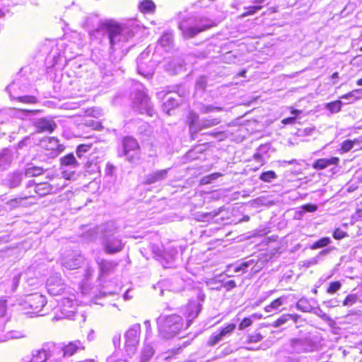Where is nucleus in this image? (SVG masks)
Wrapping results in <instances>:
<instances>
[{
    "instance_id": "39448f33",
    "label": "nucleus",
    "mask_w": 362,
    "mask_h": 362,
    "mask_svg": "<svg viewBox=\"0 0 362 362\" xmlns=\"http://www.w3.org/2000/svg\"><path fill=\"white\" fill-rule=\"evenodd\" d=\"M47 179L52 182L45 181L37 183L35 185V192L40 197H45L53 194L62 188V186L57 182L60 180L61 178L57 175H48L47 176Z\"/></svg>"
},
{
    "instance_id": "f03ea898",
    "label": "nucleus",
    "mask_w": 362,
    "mask_h": 362,
    "mask_svg": "<svg viewBox=\"0 0 362 362\" xmlns=\"http://www.w3.org/2000/svg\"><path fill=\"white\" fill-rule=\"evenodd\" d=\"M217 24L218 23L214 20L204 17L199 18L193 25H189L185 23H182L180 25V28L182 31L185 37L192 38L200 33L216 26Z\"/></svg>"
},
{
    "instance_id": "c85d7f7f",
    "label": "nucleus",
    "mask_w": 362,
    "mask_h": 362,
    "mask_svg": "<svg viewBox=\"0 0 362 362\" xmlns=\"http://www.w3.org/2000/svg\"><path fill=\"white\" fill-rule=\"evenodd\" d=\"M357 298L358 297L356 294H349L344 299L342 305L343 306L352 305L356 303Z\"/></svg>"
},
{
    "instance_id": "1a4fd4ad",
    "label": "nucleus",
    "mask_w": 362,
    "mask_h": 362,
    "mask_svg": "<svg viewBox=\"0 0 362 362\" xmlns=\"http://www.w3.org/2000/svg\"><path fill=\"white\" fill-rule=\"evenodd\" d=\"M28 306L34 313H38L47 303L46 298L42 295L33 294L28 300Z\"/></svg>"
},
{
    "instance_id": "7ed1b4c3",
    "label": "nucleus",
    "mask_w": 362,
    "mask_h": 362,
    "mask_svg": "<svg viewBox=\"0 0 362 362\" xmlns=\"http://www.w3.org/2000/svg\"><path fill=\"white\" fill-rule=\"evenodd\" d=\"M100 28L107 34L112 47L120 41V37L124 30V25L114 19H107L103 21Z\"/></svg>"
},
{
    "instance_id": "3c124183",
    "label": "nucleus",
    "mask_w": 362,
    "mask_h": 362,
    "mask_svg": "<svg viewBox=\"0 0 362 362\" xmlns=\"http://www.w3.org/2000/svg\"><path fill=\"white\" fill-rule=\"evenodd\" d=\"M339 77V73L338 72H334L332 76H331V78H337Z\"/></svg>"
},
{
    "instance_id": "864d4df0",
    "label": "nucleus",
    "mask_w": 362,
    "mask_h": 362,
    "mask_svg": "<svg viewBox=\"0 0 362 362\" xmlns=\"http://www.w3.org/2000/svg\"><path fill=\"white\" fill-rule=\"evenodd\" d=\"M49 141H54L55 142H59V139L56 137H51V138H49Z\"/></svg>"
},
{
    "instance_id": "c756f323",
    "label": "nucleus",
    "mask_w": 362,
    "mask_h": 362,
    "mask_svg": "<svg viewBox=\"0 0 362 362\" xmlns=\"http://www.w3.org/2000/svg\"><path fill=\"white\" fill-rule=\"evenodd\" d=\"M348 233L341 230L339 228H337L332 233V236L335 240H341L344 238L348 237Z\"/></svg>"
},
{
    "instance_id": "de8ad7c7",
    "label": "nucleus",
    "mask_w": 362,
    "mask_h": 362,
    "mask_svg": "<svg viewBox=\"0 0 362 362\" xmlns=\"http://www.w3.org/2000/svg\"><path fill=\"white\" fill-rule=\"evenodd\" d=\"M355 91H358V90H353V91H351V92H349L346 94H344L341 96V98H343V99H347L349 98H351V97H353L354 96V93Z\"/></svg>"
},
{
    "instance_id": "2f4dec72",
    "label": "nucleus",
    "mask_w": 362,
    "mask_h": 362,
    "mask_svg": "<svg viewBox=\"0 0 362 362\" xmlns=\"http://www.w3.org/2000/svg\"><path fill=\"white\" fill-rule=\"evenodd\" d=\"M236 325L235 324L230 323L223 327L219 332L223 337L226 334L232 333Z\"/></svg>"
},
{
    "instance_id": "473e14b6",
    "label": "nucleus",
    "mask_w": 362,
    "mask_h": 362,
    "mask_svg": "<svg viewBox=\"0 0 362 362\" xmlns=\"http://www.w3.org/2000/svg\"><path fill=\"white\" fill-rule=\"evenodd\" d=\"M288 321V315H286V314H284L279 317V318H277L275 321H274L272 322V326L274 327H279L281 325L287 322Z\"/></svg>"
},
{
    "instance_id": "bf43d9fd",
    "label": "nucleus",
    "mask_w": 362,
    "mask_h": 362,
    "mask_svg": "<svg viewBox=\"0 0 362 362\" xmlns=\"http://www.w3.org/2000/svg\"><path fill=\"white\" fill-rule=\"evenodd\" d=\"M59 149L61 150V151L63 150L64 149V146L62 145H59Z\"/></svg>"
},
{
    "instance_id": "6ab92c4d",
    "label": "nucleus",
    "mask_w": 362,
    "mask_h": 362,
    "mask_svg": "<svg viewBox=\"0 0 362 362\" xmlns=\"http://www.w3.org/2000/svg\"><path fill=\"white\" fill-rule=\"evenodd\" d=\"M60 165L62 166H78V162L76 160L75 156L72 153H68L62 156L60 160Z\"/></svg>"
},
{
    "instance_id": "8fccbe9b",
    "label": "nucleus",
    "mask_w": 362,
    "mask_h": 362,
    "mask_svg": "<svg viewBox=\"0 0 362 362\" xmlns=\"http://www.w3.org/2000/svg\"><path fill=\"white\" fill-rule=\"evenodd\" d=\"M106 362H127V361L124 359H121V358L116 359L114 358H110L107 360Z\"/></svg>"
},
{
    "instance_id": "4468645a",
    "label": "nucleus",
    "mask_w": 362,
    "mask_h": 362,
    "mask_svg": "<svg viewBox=\"0 0 362 362\" xmlns=\"http://www.w3.org/2000/svg\"><path fill=\"white\" fill-rule=\"evenodd\" d=\"M60 309L66 317L71 316L75 313L73 302L68 298H65L62 301Z\"/></svg>"
},
{
    "instance_id": "a211bd4d",
    "label": "nucleus",
    "mask_w": 362,
    "mask_h": 362,
    "mask_svg": "<svg viewBox=\"0 0 362 362\" xmlns=\"http://www.w3.org/2000/svg\"><path fill=\"white\" fill-rule=\"evenodd\" d=\"M360 143L361 140L359 139H354V140L346 139L341 143L339 151L341 153H346L351 151L355 144Z\"/></svg>"
},
{
    "instance_id": "c03bdc74",
    "label": "nucleus",
    "mask_w": 362,
    "mask_h": 362,
    "mask_svg": "<svg viewBox=\"0 0 362 362\" xmlns=\"http://www.w3.org/2000/svg\"><path fill=\"white\" fill-rule=\"evenodd\" d=\"M289 110L292 116L295 117V118H297L298 116L302 112L301 110L295 109L293 107H290Z\"/></svg>"
},
{
    "instance_id": "052dcab7",
    "label": "nucleus",
    "mask_w": 362,
    "mask_h": 362,
    "mask_svg": "<svg viewBox=\"0 0 362 362\" xmlns=\"http://www.w3.org/2000/svg\"><path fill=\"white\" fill-rule=\"evenodd\" d=\"M359 50H360L361 52H362V46L359 48ZM359 57H362V54H361V55H359Z\"/></svg>"
},
{
    "instance_id": "7c9ffc66",
    "label": "nucleus",
    "mask_w": 362,
    "mask_h": 362,
    "mask_svg": "<svg viewBox=\"0 0 362 362\" xmlns=\"http://www.w3.org/2000/svg\"><path fill=\"white\" fill-rule=\"evenodd\" d=\"M33 197V196L31 195V194L30 195H23V196L20 197H16V198L11 199L8 202V204H10L12 205V206L16 207V206H19L23 200H25V199H27L28 198H31Z\"/></svg>"
},
{
    "instance_id": "603ef678",
    "label": "nucleus",
    "mask_w": 362,
    "mask_h": 362,
    "mask_svg": "<svg viewBox=\"0 0 362 362\" xmlns=\"http://www.w3.org/2000/svg\"><path fill=\"white\" fill-rule=\"evenodd\" d=\"M356 85L358 86H362V78L358 79L356 82Z\"/></svg>"
},
{
    "instance_id": "58836bf2",
    "label": "nucleus",
    "mask_w": 362,
    "mask_h": 362,
    "mask_svg": "<svg viewBox=\"0 0 362 362\" xmlns=\"http://www.w3.org/2000/svg\"><path fill=\"white\" fill-rule=\"evenodd\" d=\"M153 351L152 349H148L144 350L141 354V360L144 362H146L153 356Z\"/></svg>"
},
{
    "instance_id": "f3484780",
    "label": "nucleus",
    "mask_w": 362,
    "mask_h": 362,
    "mask_svg": "<svg viewBox=\"0 0 362 362\" xmlns=\"http://www.w3.org/2000/svg\"><path fill=\"white\" fill-rule=\"evenodd\" d=\"M168 174V170H160L156 171L148 176L146 180V184H152L158 181L163 180Z\"/></svg>"
},
{
    "instance_id": "9b49d317",
    "label": "nucleus",
    "mask_w": 362,
    "mask_h": 362,
    "mask_svg": "<svg viewBox=\"0 0 362 362\" xmlns=\"http://www.w3.org/2000/svg\"><path fill=\"white\" fill-rule=\"evenodd\" d=\"M339 158L338 157H331L329 158H319L313 163V168L315 170H323L329 165H338Z\"/></svg>"
},
{
    "instance_id": "aec40b11",
    "label": "nucleus",
    "mask_w": 362,
    "mask_h": 362,
    "mask_svg": "<svg viewBox=\"0 0 362 362\" xmlns=\"http://www.w3.org/2000/svg\"><path fill=\"white\" fill-rule=\"evenodd\" d=\"M45 170L40 166H30L25 170V175L28 177H35L42 175Z\"/></svg>"
},
{
    "instance_id": "ea45409f",
    "label": "nucleus",
    "mask_w": 362,
    "mask_h": 362,
    "mask_svg": "<svg viewBox=\"0 0 362 362\" xmlns=\"http://www.w3.org/2000/svg\"><path fill=\"white\" fill-rule=\"evenodd\" d=\"M236 286V283L234 280L228 281L222 284V287L226 291H230Z\"/></svg>"
},
{
    "instance_id": "79ce46f5",
    "label": "nucleus",
    "mask_w": 362,
    "mask_h": 362,
    "mask_svg": "<svg viewBox=\"0 0 362 362\" xmlns=\"http://www.w3.org/2000/svg\"><path fill=\"white\" fill-rule=\"evenodd\" d=\"M251 263L252 262H244L241 263L238 267L235 268V272H245L246 268H247L251 264Z\"/></svg>"
},
{
    "instance_id": "13d9d810",
    "label": "nucleus",
    "mask_w": 362,
    "mask_h": 362,
    "mask_svg": "<svg viewBox=\"0 0 362 362\" xmlns=\"http://www.w3.org/2000/svg\"><path fill=\"white\" fill-rule=\"evenodd\" d=\"M312 292H313L314 294H317V288H314V289H313Z\"/></svg>"
},
{
    "instance_id": "c9c22d12",
    "label": "nucleus",
    "mask_w": 362,
    "mask_h": 362,
    "mask_svg": "<svg viewBox=\"0 0 362 362\" xmlns=\"http://www.w3.org/2000/svg\"><path fill=\"white\" fill-rule=\"evenodd\" d=\"M252 324V320L250 317H245L240 322V324L238 325V329L240 330H243V329L251 326Z\"/></svg>"
},
{
    "instance_id": "20e7f679",
    "label": "nucleus",
    "mask_w": 362,
    "mask_h": 362,
    "mask_svg": "<svg viewBox=\"0 0 362 362\" xmlns=\"http://www.w3.org/2000/svg\"><path fill=\"white\" fill-rule=\"evenodd\" d=\"M122 156L126 157L129 162L139 159L141 148L137 140L132 136H124L121 141Z\"/></svg>"
},
{
    "instance_id": "cd10ccee",
    "label": "nucleus",
    "mask_w": 362,
    "mask_h": 362,
    "mask_svg": "<svg viewBox=\"0 0 362 362\" xmlns=\"http://www.w3.org/2000/svg\"><path fill=\"white\" fill-rule=\"evenodd\" d=\"M221 174L219 173H211L209 175H206L204 177H202L200 180V184L201 185H207L211 183L213 180H216L218 177H221Z\"/></svg>"
},
{
    "instance_id": "a18cd8bd",
    "label": "nucleus",
    "mask_w": 362,
    "mask_h": 362,
    "mask_svg": "<svg viewBox=\"0 0 362 362\" xmlns=\"http://www.w3.org/2000/svg\"><path fill=\"white\" fill-rule=\"evenodd\" d=\"M20 111L25 113L37 114L41 112L40 110H28V109H20Z\"/></svg>"
},
{
    "instance_id": "5fc2aeb1",
    "label": "nucleus",
    "mask_w": 362,
    "mask_h": 362,
    "mask_svg": "<svg viewBox=\"0 0 362 362\" xmlns=\"http://www.w3.org/2000/svg\"><path fill=\"white\" fill-rule=\"evenodd\" d=\"M255 158L257 159H260V158H262V156L259 153H256L255 155Z\"/></svg>"
},
{
    "instance_id": "f704fd0d",
    "label": "nucleus",
    "mask_w": 362,
    "mask_h": 362,
    "mask_svg": "<svg viewBox=\"0 0 362 362\" xmlns=\"http://www.w3.org/2000/svg\"><path fill=\"white\" fill-rule=\"evenodd\" d=\"M223 338V336L219 333L214 334L211 336L210 339H209L207 344L209 346H214L216 344H217L221 339Z\"/></svg>"
},
{
    "instance_id": "5701e85b",
    "label": "nucleus",
    "mask_w": 362,
    "mask_h": 362,
    "mask_svg": "<svg viewBox=\"0 0 362 362\" xmlns=\"http://www.w3.org/2000/svg\"><path fill=\"white\" fill-rule=\"evenodd\" d=\"M262 6L261 5H255V6H250L245 8V11L241 13L239 17L240 18H245L248 16H252L255 13H256L258 11L261 10L262 8Z\"/></svg>"
},
{
    "instance_id": "0eeeda50",
    "label": "nucleus",
    "mask_w": 362,
    "mask_h": 362,
    "mask_svg": "<svg viewBox=\"0 0 362 362\" xmlns=\"http://www.w3.org/2000/svg\"><path fill=\"white\" fill-rule=\"evenodd\" d=\"M34 127L38 134L45 132L51 134L57 128V124L53 120L42 117L34 122Z\"/></svg>"
},
{
    "instance_id": "423d86ee",
    "label": "nucleus",
    "mask_w": 362,
    "mask_h": 362,
    "mask_svg": "<svg viewBox=\"0 0 362 362\" xmlns=\"http://www.w3.org/2000/svg\"><path fill=\"white\" fill-rule=\"evenodd\" d=\"M202 306L195 301L188 302L183 308L182 315L185 318V324L187 328L192 324L194 320L197 318L201 311Z\"/></svg>"
},
{
    "instance_id": "dca6fc26",
    "label": "nucleus",
    "mask_w": 362,
    "mask_h": 362,
    "mask_svg": "<svg viewBox=\"0 0 362 362\" xmlns=\"http://www.w3.org/2000/svg\"><path fill=\"white\" fill-rule=\"evenodd\" d=\"M81 348H83L79 341L69 342L63 348L64 356H72Z\"/></svg>"
},
{
    "instance_id": "6e6552de",
    "label": "nucleus",
    "mask_w": 362,
    "mask_h": 362,
    "mask_svg": "<svg viewBox=\"0 0 362 362\" xmlns=\"http://www.w3.org/2000/svg\"><path fill=\"white\" fill-rule=\"evenodd\" d=\"M103 248L107 254L112 255L121 252L124 244L119 238H107L103 243Z\"/></svg>"
},
{
    "instance_id": "09e8293b",
    "label": "nucleus",
    "mask_w": 362,
    "mask_h": 362,
    "mask_svg": "<svg viewBox=\"0 0 362 362\" xmlns=\"http://www.w3.org/2000/svg\"><path fill=\"white\" fill-rule=\"evenodd\" d=\"M114 170V166L111 164H107L106 165V171L107 174L112 175Z\"/></svg>"
},
{
    "instance_id": "e433bc0d",
    "label": "nucleus",
    "mask_w": 362,
    "mask_h": 362,
    "mask_svg": "<svg viewBox=\"0 0 362 362\" xmlns=\"http://www.w3.org/2000/svg\"><path fill=\"white\" fill-rule=\"evenodd\" d=\"M301 208L307 212H315L317 209V206L311 203H308L306 204H304L301 206Z\"/></svg>"
},
{
    "instance_id": "9d476101",
    "label": "nucleus",
    "mask_w": 362,
    "mask_h": 362,
    "mask_svg": "<svg viewBox=\"0 0 362 362\" xmlns=\"http://www.w3.org/2000/svg\"><path fill=\"white\" fill-rule=\"evenodd\" d=\"M140 338V327L139 326L136 327L129 328L125 334V341L124 344L127 347H134L139 342Z\"/></svg>"
},
{
    "instance_id": "412c9836",
    "label": "nucleus",
    "mask_w": 362,
    "mask_h": 362,
    "mask_svg": "<svg viewBox=\"0 0 362 362\" xmlns=\"http://www.w3.org/2000/svg\"><path fill=\"white\" fill-rule=\"evenodd\" d=\"M325 107L331 113H337L341 111L342 107V103L340 100H336L330 103H327L325 105Z\"/></svg>"
},
{
    "instance_id": "4d7b16f0",
    "label": "nucleus",
    "mask_w": 362,
    "mask_h": 362,
    "mask_svg": "<svg viewBox=\"0 0 362 362\" xmlns=\"http://www.w3.org/2000/svg\"><path fill=\"white\" fill-rule=\"evenodd\" d=\"M209 134L212 136H216L218 134L217 132H211Z\"/></svg>"
},
{
    "instance_id": "4be33fe9",
    "label": "nucleus",
    "mask_w": 362,
    "mask_h": 362,
    "mask_svg": "<svg viewBox=\"0 0 362 362\" xmlns=\"http://www.w3.org/2000/svg\"><path fill=\"white\" fill-rule=\"evenodd\" d=\"M15 100L23 104H35L38 99L35 95H22L15 98Z\"/></svg>"
},
{
    "instance_id": "a19ab883",
    "label": "nucleus",
    "mask_w": 362,
    "mask_h": 362,
    "mask_svg": "<svg viewBox=\"0 0 362 362\" xmlns=\"http://www.w3.org/2000/svg\"><path fill=\"white\" fill-rule=\"evenodd\" d=\"M262 339V337L259 333L250 334L247 337L248 342H258Z\"/></svg>"
},
{
    "instance_id": "2eb2a0df",
    "label": "nucleus",
    "mask_w": 362,
    "mask_h": 362,
    "mask_svg": "<svg viewBox=\"0 0 362 362\" xmlns=\"http://www.w3.org/2000/svg\"><path fill=\"white\" fill-rule=\"evenodd\" d=\"M187 125L190 130L194 133L199 132V127L196 129V126L199 122V115L194 111H190L187 115Z\"/></svg>"
},
{
    "instance_id": "49530a36",
    "label": "nucleus",
    "mask_w": 362,
    "mask_h": 362,
    "mask_svg": "<svg viewBox=\"0 0 362 362\" xmlns=\"http://www.w3.org/2000/svg\"><path fill=\"white\" fill-rule=\"evenodd\" d=\"M286 315H288V320L291 319L294 322H298V320L299 319V315L297 314H286Z\"/></svg>"
},
{
    "instance_id": "a878e982",
    "label": "nucleus",
    "mask_w": 362,
    "mask_h": 362,
    "mask_svg": "<svg viewBox=\"0 0 362 362\" xmlns=\"http://www.w3.org/2000/svg\"><path fill=\"white\" fill-rule=\"evenodd\" d=\"M341 283L339 281H334L329 283L326 292L328 294L333 295L341 288Z\"/></svg>"
},
{
    "instance_id": "72a5a7b5",
    "label": "nucleus",
    "mask_w": 362,
    "mask_h": 362,
    "mask_svg": "<svg viewBox=\"0 0 362 362\" xmlns=\"http://www.w3.org/2000/svg\"><path fill=\"white\" fill-rule=\"evenodd\" d=\"M220 121L218 119H212L206 120L202 125L199 127V130H202L204 128H208L218 124Z\"/></svg>"
},
{
    "instance_id": "6e6d98bb",
    "label": "nucleus",
    "mask_w": 362,
    "mask_h": 362,
    "mask_svg": "<svg viewBox=\"0 0 362 362\" xmlns=\"http://www.w3.org/2000/svg\"><path fill=\"white\" fill-rule=\"evenodd\" d=\"M264 1L265 0H254V3H255V4H261L263 1Z\"/></svg>"
},
{
    "instance_id": "393cba45",
    "label": "nucleus",
    "mask_w": 362,
    "mask_h": 362,
    "mask_svg": "<svg viewBox=\"0 0 362 362\" xmlns=\"http://www.w3.org/2000/svg\"><path fill=\"white\" fill-rule=\"evenodd\" d=\"M277 177V175L273 170H267L262 172L259 178L265 182H269L273 180H275Z\"/></svg>"
},
{
    "instance_id": "bb28decb",
    "label": "nucleus",
    "mask_w": 362,
    "mask_h": 362,
    "mask_svg": "<svg viewBox=\"0 0 362 362\" xmlns=\"http://www.w3.org/2000/svg\"><path fill=\"white\" fill-rule=\"evenodd\" d=\"M92 144H81L77 146L76 156L78 158H81L85 153L88 151L92 148Z\"/></svg>"
},
{
    "instance_id": "f257e3e1",
    "label": "nucleus",
    "mask_w": 362,
    "mask_h": 362,
    "mask_svg": "<svg viewBox=\"0 0 362 362\" xmlns=\"http://www.w3.org/2000/svg\"><path fill=\"white\" fill-rule=\"evenodd\" d=\"M156 324L158 331L168 337H173L187 329L182 317L177 314L160 316Z\"/></svg>"
},
{
    "instance_id": "b1692460",
    "label": "nucleus",
    "mask_w": 362,
    "mask_h": 362,
    "mask_svg": "<svg viewBox=\"0 0 362 362\" xmlns=\"http://www.w3.org/2000/svg\"><path fill=\"white\" fill-rule=\"evenodd\" d=\"M330 243L329 238L324 237L313 243L310 247L312 250H317L327 246Z\"/></svg>"
},
{
    "instance_id": "37998d69",
    "label": "nucleus",
    "mask_w": 362,
    "mask_h": 362,
    "mask_svg": "<svg viewBox=\"0 0 362 362\" xmlns=\"http://www.w3.org/2000/svg\"><path fill=\"white\" fill-rule=\"evenodd\" d=\"M296 120V118H295V117L291 116V117H286V118L283 119L281 120V124H283L284 125L293 124H295Z\"/></svg>"
},
{
    "instance_id": "ddd939ff",
    "label": "nucleus",
    "mask_w": 362,
    "mask_h": 362,
    "mask_svg": "<svg viewBox=\"0 0 362 362\" xmlns=\"http://www.w3.org/2000/svg\"><path fill=\"white\" fill-rule=\"evenodd\" d=\"M284 298H285L284 296L276 298V299L271 301L269 304L265 305L264 310L268 313H277L278 312L281 311L280 308L284 304Z\"/></svg>"
},
{
    "instance_id": "f8f14e48",
    "label": "nucleus",
    "mask_w": 362,
    "mask_h": 362,
    "mask_svg": "<svg viewBox=\"0 0 362 362\" xmlns=\"http://www.w3.org/2000/svg\"><path fill=\"white\" fill-rule=\"evenodd\" d=\"M138 10L142 14H153L156 12V5L152 0H142L138 4Z\"/></svg>"
},
{
    "instance_id": "4c0bfd02",
    "label": "nucleus",
    "mask_w": 362,
    "mask_h": 362,
    "mask_svg": "<svg viewBox=\"0 0 362 362\" xmlns=\"http://www.w3.org/2000/svg\"><path fill=\"white\" fill-rule=\"evenodd\" d=\"M9 164L10 162L8 158L4 155L0 154V169L4 170Z\"/></svg>"
}]
</instances>
